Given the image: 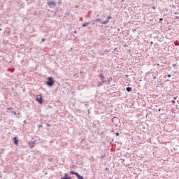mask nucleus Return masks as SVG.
Wrapping results in <instances>:
<instances>
[{
    "mask_svg": "<svg viewBox=\"0 0 179 179\" xmlns=\"http://www.w3.org/2000/svg\"><path fill=\"white\" fill-rule=\"evenodd\" d=\"M48 80L47 81L46 85L50 87L52 86V85H54V78L48 77Z\"/></svg>",
    "mask_w": 179,
    "mask_h": 179,
    "instance_id": "obj_1",
    "label": "nucleus"
},
{
    "mask_svg": "<svg viewBox=\"0 0 179 179\" xmlns=\"http://www.w3.org/2000/svg\"><path fill=\"white\" fill-rule=\"evenodd\" d=\"M36 101H38L39 104H43V97L41 96V94L36 96Z\"/></svg>",
    "mask_w": 179,
    "mask_h": 179,
    "instance_id": "obj_2",
    "label": "nucleus"
},
{
    "mask_svg": "<svg viewBox=\"0 0 179 179\" xmlns=\"http://www.w3.org/2000/svg\"><path fill=\"white\" fill-rule=\"evenodd\" d=\"M48 5L50 8H55V2H54V1L48 2Z\"/></svg>",
    "mask_w": 179,
    "mask_h": 179,
    "instance_id": "obj_3",
    "label": "nucleus"
},
{
    "mask_svg": "<svg viewBox=\"0 0 179 179\" xmlns=\"http://www.w3.org/2000/svg\"><path fill=\"white\" fill-rule=\"evenodd\" d=\"M35 145H36L35 142L31 141L29 143V146L31 149H33V148L35 146Z\"/></svg>",
    "mask_w": 179,
    "mask_h": 179,
    "instance_id": "obj_4",
    "label": "nucleus"
},
{
    "mask_svg": "<svg viewBox=\"0 0 179 179\" xmlns=\"http://www.w3.org/2000/svg\"><path fill=\"white\" fill-rule=\"evenodd\" d=\"M72 178H71V176H69V175H68V173H64V177L61 178V179H71Z\"/></svg>",
    "mask_w": 179,
    "mask_h": 179,
    "instance_id": "obj_5",
    "label": "nucleus"
},
{
    "mask_svg": "<svg viewBox=\"0 0 179 179\" xmlns=\"http://www.w3.org/2000/svg\"><path fill=\"white\" fill-rule=\"evenodd\" d=\"M99 78H101L103 83H106V80H104V76L103 75V73L99 74Z\"/></svg>",
    "mask_w": 179,
    "mask_h": 179,
    "instance_id": "obj_6",
    "label": "nucleus"
},
{
    "mask_svg": "<svg viewBox=\"0 0 179 179\" xmlns=\"http://www.w3.org/2000/svg\"><path fill=\"white\" fill-rule=\"evenodd\" d=\"M75 176H76L77 178H78V179H85V178H83V176L79 175V173H75Z\"/></svg>",
    "mask_w": 179,
    "mask_h": 179,
    "instance_id": "obj_7",
    "label": "nucleus"
},
{
    "mask_svg": "<svg viewBox=\"0 0 179 179\" xmlns=\"http://www.w3.org/2000/svg\"><path fill=\"white\" fill-rule=\"evenodd\" d=\"M89 24H90V23L89 22H85L83 24V27H87L89 26Z\"/></svg>",
    "mask_w": 179,
    "mask_h": 179,
    "instance_id": "obj_8",
    "label": "nucleus"
},
{
    "mask_svg": "<svg viewBox=\"0 0 179 179\" xmlns=\"http://www.w3.org/2000/svg\"><path fill=\"white\" fill-rule=\"evenodd\" d=\"M126 90H127V92H131L132 90V87H126Z\"/></svg>",
    "mask_w": 179,
    "mask_h": 179,
    "instance_id": "obj_9",
    "label": "nucleus"
},
{
    "mask_svg": "<svg viewBox=\"0 0 179 179\" xmlns=\"http://www.w3.org/2000/svg\"><path fill=\"white\" fill-rule=\"evenodd\" d=\"M15 145H17V138L16 137L13 138Z\"/></svg>",
    "mask_w": 179,
    "mask_h": 179,
    "instance_id": "obj_10",
    "label": "nucleus"
},
{
    "mask_svg": "<svg viewBox=\"0 0 179 179\" xmlns=\"http://www.w3.org/2000/svg\"><path fill=\"white\" fill-rule=\"evenodd\" d=\"M109 22H110V21L106 20V21L102 22L101 24H107V23H109Z\"/></svg>",
    "mask_w": 179,
    "mask_h": 179,
    "instance_id": "obj_11",
    "label": "nucleus"
},
{
    "mask_svg": "<svg viewBox=\"0 0 179 179\" xmlns=\"http://www.w3.org/2000/svg\"><path fill=\"white\" fill-rule=\"evenodd\" d=\"M111 80H113V78L109 77V78H108V82H111Z\"/></svg>",
    "mask_w": 179,
    "mask_h": 179,
    "instance_id": "obj_12",
    "label": "nucleus"
},
{
    "mask_svg": "<svg viewBox=\"0 0 179 179\" xmlns=\"http://www.w3.org/2000/svg\"><path fill=\"white\" fill-rule=\"evenodd\" d=\"M70 174H74V176H75V174H76V172H74V171H70Z\"/></svg>",
    "mask_w": 179,
    "mask_h": 179,
    "instance_id": "obj_13",
    "label": "nucleus"
},
{
    "mask_svg": "<svg viewBox=\"0 0 179 179\" xmlns=\"http://www.w3.org/2000/svg\"><path fill=\"white\" fill-rule=\"evenodd\" d=\"M96 22H101V20H100V18H98L96 20Z\"/></svg>",
    "mask_w": 179,
    "mask_h": 179,
    "instance_id": "obj_14",
    "label": "nucleus"
},
{
    "mask_svg": "<svg viewBox=\"0 0 179 179\" xmlns=\"http://www.w3.org/2000/svg\"><path fill=\"white\" fill-rule=\"evenodd\" d=\"M171 103H173V104H176V101L172 100V101H171Z\"/></svg>",
    "mask_w": 179,
    "mask_h": 179,
    "instance_id": "obj_15",
    "label": "nucleus"
},
{
    "mask_svg": "<svg viewBox=\"0 0 179 179\" xmlns=\"http://www.w3.org/2000/svg\"><path fill=\"white\" fill-rule=\"evenodd\" d=\"M107 20H108L109 19H111V16H108V17H107Z\"/></svg>",
    "mask_w": 179,
    "mask_h": 179,
    "instance_id": "obj_16",
    "label": "nucleus"
},
{
    "mask_svg": "<svg viewBox=\"0 0 179 179\" xmlns=\"http://www.w3.org/2000/svg\"><path fill=\"white\" fill-rule=\"evenodd\" d=\"M168 78H171V74H168Z\"/></svg>",
    "mask_w": 179,
    "mask_h": 179,
    "instance_id": "obj_17",
    "label": "nucleus"
},
{
    "mask_svg": "<svg viewBox=\"0 0 179 179\" xmlns=\"http://www.w3.org/2000/svg\"><path fill=\"white\" fill-rule=\"evenodd\" d=\"M163 20V18H159V22H162Z\"/></svg>",
    "mask_w": 179,
    "mask_h": 179,
    "instance_id": "obj_18",
    "label": "nucleus"
},
{
    "mask_svg": "<svg viewBox=\"0 0 179 179\" xmlns=\"http://www.w3.org/2000/svg\"><path fill=\"white\" fill-rule=\"evenodd\" d=\"M42 41H45V38H43Z\"/></svg>",
    "mask_w": 179,
    "mask_h": 179,
    "instance_id": "obj_19",
    "label": "nucleus"
},
{
    "mask_svg": "<svg viewBox=\"0 0 179 179\" xmlns=\"http://www.w3.org/2000/svg\"><path fill=\"white\" fill-rule=\"evenodd\" d=\"M173 100H177V96H175V97L173 98Z\"/></svg>",
    "mask_w": 179,
    "mask_h": 179,
    "instance_id": "obj_20",
    "label": "nucleus"
},
{
    "mask_svg": "<svg viewBox=\"0 0 179 179\" xmlns=\"http://www.w3.org/2000/svg\"><path fill=\"white\" fill-rule=\"evenodd\" d=\"M115 135H116V136H118V135H120V134L116 133Z\"/></svg>",
    "mask_w": 179,
    "mask_h": 179,
    "instance_id": "obj_21",
    "label": "nucleus"
},
{
    "mask_svg": "<svg viewBox=\"0 0 179 179\" xmlns=\"http://www.w3.org/2000/svg\"><path fill=\"white\" fill-rule=\"evenodd\" d=\"M153 79H156V76H153Z\"/></svg>",
    "mask_w": 179,
    "mask_h": 179,
    "instance_id": "obj_22",
    "label": "nucleus"
},
{
    "mask_svg": "<svg viewBox=\"0 0 179 179\" xmlns=\"http://www.w3.org/2000/svg\"><path fill=\"white\" fill-rule=\"evenodd\" d=\"M158 111H159V112L162 111V108H159V109L158 110Z\"/></svg>",
    "mask_w": 179,
    "mask_h": 179,
    "instance_id": "obj_23",
    "label": "nucleus"
},
{
    "mask_svg": "<svg viewBox=\"0 0 179 179\" xmlns=\"http://www.w3.org/2000/svg\"><path fill=\"white\" fill-rule=\"evenodd\" d=\"M80 73H83V71H80Z\"/></svg>",
    "mask_w": 179,
    "mask_h": 179,
    "instance_id": "obj_24",
    "label": "nucleus"
},
{
    "mask_svg": "<svg viewBox=\"0 0 179 179\" xmlns=\"http://www.w3.org/2000/svg\"><path fill=\"white\" fill-rule=\"evenodd\" d=\"M170 80H166V82H169Z\"/></svg>",
    "mask_w": 179,
    "mask_h": 179,
    "instance_id": "obj_25",
    "label": "nucleus"
},
{
    "mask_svg": "<svg viewBox=\"0 0 179 179\" xmlns=\"http://www.w3.org/2000/svg\"><path fill=\"white\" fill-rule=\"evenodd\" d=\"M8 110H12V108H8Z\"/></svg>",
    "mask_w": 179,
    "mask_h": 179,
    "instance_id": "obj_26",
    "label": "nucleus"
},
{
    "mask_svg": "<svg viewBox=\"0 0 179 179\" xmlns=\"http://www.w3.org/2000/svg\"><path fill=\"white\" fill-rule=\"evenodd\" d=\"M13 114H15V115H16V113L15 112H13Z\"/></svg>",
    "mask_w": 179,
    "mask_h": 179,
    "instance_id": "obj_27",
    "label": "nucleus"
},
{
    "mask_svg": "<svg viewBox=\"0 0 179 179\" xmlns=\"http://www.w3.org/2000/svg\"><path fill=\"white\" fill-rule=\"evenodd\" d=\"M175 18H176V19H178V17H176Z\"/></svg>",
    "mask_w": 179,
    "mask_h": 179,
    "instance_id": "obj_28",
    "label": "nucleus"
},
{
    "mask_svg": "<svg viewBox=\"0 0 179 179\" xmlns=\"http://www.w3.org/2000/svg\"><path fill=\"white\" fill-rule=\"evenodd\" d=\"M173 66H176V64H173Z\"/></svg>",
    "mask_w": 179,
    "mask_h": 179,
    "instance_id": "obj_29",
    "label": "nucleus"
},
{
    "mask_svg": "<svg viewBox=\"0 0 179 179\" xmlns=\"http://www.w3.org/2000/svg\"><path fill=\"white\" fill-rule=\"evenodd\" d=\"M2 29H0V31H1Z\"/></svg>",
    "mask_w": 179,
    "mask_h": 179,
    "instance_id": "obj_30",
    "label": "nucleus"
},
{
    "mask_svg": "<svg viewBox=\"0 0 179 179\" xmlns=\"http://www.w3.org/2000/svg\"><path fill=\"white\" fill-rule=\"evenodd\" d=\"M151 44H153V42H151Z\"/></svg>",
    "mask_w": 179,
    "mask_h": 179,
    "instance_id": "obj_31",
    "label": "nucleus"
},
{
    "mask_svg": "<svg viewBox=\"0 0 179 179\" xmlns=\"http://www.w3.org/2000/svg\"><path fill=\"white\" fill-rule=\"evenodd\" d=\"M101 159H103V157H101Z\"/></svg>",
    "mask_w": 179,
    "mask_h": 179,
    "instance_id": "obj_32",
    "label": "nucleus"
},
{
    "mask_svg": "<svg viewBox=\"0 0 179 179\" xmlns=\"http://www.w3.org/2000/svg\"><path fill=\"white\" fill-rule=\"evenodd\" d=\"M74 33H76V31H75Z\"/></svg>",
    "mask_w": 179,
    "mask_h": 179,
    "instance_id": "obj_33",
    "label": "nucleus"
},
{
    "mask_svg": "<svg viewBox=\"0 0 179 179\" xmlns=\"http://www.w3.org/2000/svg\"><path fill=\"white\" fill-rule=\"evenodd\" d=\"M0 26H1V24H0Z\"/></svg>",
    "mask_w": 179,
    "mask_h": 179,
    "instance_id": "obj_34",
    "label": "nucleus"
}]
</instances>
